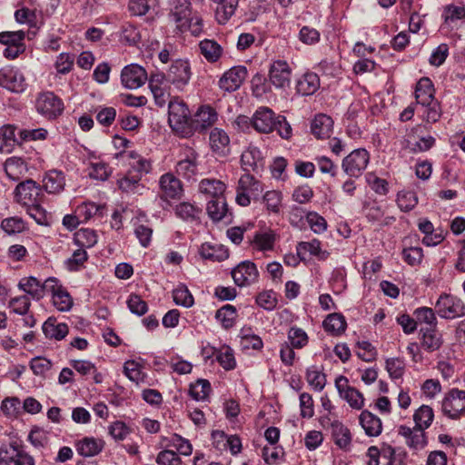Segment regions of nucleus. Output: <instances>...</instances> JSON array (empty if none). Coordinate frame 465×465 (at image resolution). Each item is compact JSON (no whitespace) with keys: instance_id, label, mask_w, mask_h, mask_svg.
<instances>
[{"instance_id":"obj_33","label":"nucleus","mask_w":465,"mask_h":465,"mask_svg":"<svg viewBox=\"0 0 465 465\" xmlns=\"http://www.w3.org/2000/svg\"><path fill=\"white\" fill-rule=\"evenodd\" d=\"M44 188L49 193H58L64 190L65 180L62 172L56 170L49 171L44 180Z\"/></svg>"},{"instance_id":"obj_22","label":"nucleus","mask_w":465,"mask_h":465,"mask_svg":"<svg viewBox=\"0 0 465 465\" xmlns=\"http://www.w3.org/2000/svg\"><path fill=\"white\" fill-rule=\"evenodd\" d=\"M270 82L277 88H284L290 84L291 68L285 61H274L269 70Z\"/></svg>"},{"instance_id":"obj_55","label":"nucleus","mask_w":465,"mask_h":465,"mask_svg":"<svg viewBox=\"0 0 465 465\" xmlns=\"http://www.w3.org/2000/svg\"><path fill=\"white\" fill-rule=\"evenodd\" d=\"M423 120L427 123H436L441 116V109L438 101L420 106Z\"/></svg>"},{"instance_id":"obj_12","label":"nucleus","mask_w":465,"mask_h":465,"mask_svg":"<svg viewBox=\"0 0 465 465\" xmlns=\"http://www.w3.org/2000/svg\"><path fill=\"white\" fill-rule=\"evenodd\" d=\"M149 88L153 94L155 104L163 107L171 97V83L163 73L152 74L149 77Z\"/></svg>"},{"instance_id":"obj_26","label":"nucleus","mask_w":465,"mask_h":465,"mask_svg":"<svg viewBox=\"0 0 465 465\" xmlns=\"http://www.w3.org/2000/svg\"><path fill=\"white\" fill-rule=\"evenodd\" d=\"M434 86L428 77L421 78L416 84L415 98L420 106L437 101L434 97Z\"/></svg>"},{"instance_id":"obj_18","label":"nucleus","mask_w":465,"mask_h":465,"mask_svg":"<svg viewBox=\"0 0 465 465\" xmlns=\"http://www.w3.org/2000/svg\"><path fill=\"white\" fill-rule=\"evenodd\" d=\"M218 119L216 111L210 105H202L191 119L190 129L192 135L195 133H202L213 126Z\"/></svg>"},{"instance_id":"obj_46","label":"nucleus","mask_w":465,"mask_h":465,"mask_svg":"<svg viewBox=\"0 0 465 465\" xmlns=\"http://www.w3.org/2000/svg\"><path fill=\"white\" fill-rule=\"evenodd\" d=\"M433 418V410L428 405H421L413 415L415 427L426 430L430 426Z\"/></svg>"},{"instance_id":"obj_23","label":"nucleus","mask_w":465,"mask_h":465,"mask_svg":"<svg viewBox=\"0 0 465 465\" xmlns=\"http://www.w3.org/2000/svg\"><path fill=\"white\" fill-rule=\"evenodd\" d=\"M159 187L162 197L165 199L179 198L183 193L181 181L172 173H166L160 177Z\"/></svg>"},{"instance_id":"obj_6","label":"nucleus","mask_w":465,"mask_h":465,"mask_svg":"<svg viewBox=\"0 0 465 465\" xmlns=\"http://www.w3.org/2000/svg\"><path fill=\"white\" fill-rule=\"evenodd\" d=\"M0 86L11 93L21 94L25 91L27 83L20 69L7 65L0 69Z\"/></svg>"},{"instance_id":"obj_44","label":"nucleus","mask_w":465,"mask_h":465,"mask_svg":"<svg viewBox=\"0 0 465 465\" xmlns=\"http://www.w3.org/2000/svg\"><path fill=\"white\" fill-rule=\"evenodd\" d=\"M127 156L132 160L130 166L140 174L139 177L143 174H147L152 171L151 160L142 156L134 151L128 152Z\"/></svg>"},{"instance_id":"obj_30","label":"nucleus","mask_w":465,"mask_h":465,"mask_svg":"<svg viewBox=\"0 0 465 465\" xmlns=\"http://www.w3.org/2000/svg\"><path fill=\"white\" fill-rule=\"evenodd\" d=\"M360 423L365 433L370 437H376L381 433L382 423L381 419L368 411H363L361 413Z\"/></svg>"},{"instance_id":"obj_38","label":"nucleus","mask_w":465,"mask_h":465,"mask_svg":"<svg viewBox=\"0 0 465 465\" xmlns=\"http://www.w3.org/2000/svg\"><path fill=\"white\" fill-rule=\"evenodd\" d=\"M199 48L202 55L209 62H217L223 54L222 46L214 40L204 39L200 42Z\"/></svg>"},{"instance_id":"obj_17","label":"nucleus","mask_w":465,"mask_h":465,"mask_svg":"<svg viewBox=\"0 0 465 465\" xmlns=\"http://www.w3.org/2000/svg\"><path fill=\"white\" fill-rule=\"evenodd\" d=\"M147 80L149 77L145 69L137 64H128L121 72V83L127 89H137Z\"/></svg>"},{"instance_id":"obj_61","label":"nucleus","mask_w":465,"mask_h":465,"mask_svg":"<svg viewBox=\"0 0 465 465\" xmlns=\"http://www.w3.org/2000/svg\"><path fill=\"white\" fill-rule=\"evenodd\" d=\"M175 170L176 173L184 179L193 180L198 173V163L177 162Z\"/></svg>"},{"instance_id":"obj_5","label":"nucleus","mask_w":465,"mask_h":465,"mask_svg":"<svg viewBox=\"0 0 465 465\" xmlns=\"http://www.w3.org/2000/svg\"><path fill=\"white\" fill-rule=\"evenodd\" d=\"M435 311L442 319L454 320L465 316V302L458 296L441 293L435 303Z\"/></svg>"},{"instance_id":"obj_19","label":"nucleus","mask_w":465,"mask_h":465,"mask_svg":"<svg viewBox=\"0 0 465 465\" xmlns=\"http://www.w3.org/2000/svg\"><path fill=\"white\" fill-rule=\"evenodd\" d=\"M348 379L344 376H339L335 380V386L342 399L349 405L356 410H361L364 405L363 395L355 388L348 384Z\"/></svg>"},{"instance_id":"obj_59","label":"nucleus","mask_w":465,"mask_h":465,"mask_svg":"<svg viewBox=\"0 0 465 465\" xmlns=\"http://www.w3.org/2000/svg\"><path fill=\"white\" fill-rule=\"evenodd\" d=\"M1 228L7 234H15L22 232L25 229V223L21 218L10 217L2 221Z\"/></svg>"},{"instance_id":"obj_48","label":"nucleus","mask_w":465,"mask_h":465,"mask_svg":"<svg viewBox=\"0 0 465 465\" xmlns=\"http://www.w3.org/2000/svg\"><path fill=\"white\" fill-rule=\"evenodd\" d=\"M435 312L436 311L430 307H420L414 311L413 315L418 324H426L427 326L425 328L433 329L436 328L437 325Z\"/></svg>"},{"instance_id":"obj_2","label":"nucleus","mask_w":465,"mask_h":465,"mask_svg":"<svg viewBox=\"0 0 465 465\" xmlns=\"http://www.w3.org/2000/svg\"><path fill=\"white\" fill-rule=\"evenodd\" d=\"M168 104V122L171 128L183 137L192 136V117L186 104L179 97H173Z\"/></svg>"},{"instance_id":"obj_31","label":"nucleus","mask_w":465,"mask_h":465,"mask_svg":"<svg viewBox=\"0 0 465 465\" xmlns=\"http://www.w3.org/2000/svg\"><path fill=\"white\" fill-rule=\"evenodd\" d=\"M225 190V183L216 179H203L199 183L200 193L210 199L223 197Z\"/></svg>"},{"instance_id":"obj_47","label":"nucleus","mask_w":465,"mask_h":465,"mask_svg":"<svg viewBox=\"0 0 465 465\" xmlns=\"http://www.w3.org/2000/svg\"><path fill=\"white\" fill-rule=\"evenodd\" d=\"M15 143V127L5 125L0 128V152L9 153Z\"/></svg>"},{"instance_id":"obj_21","label":"nucleus","mask_w":465,"mask_h":465,"mask_svg":"<svg viewBox=\"0 0 465 465\" xmlns=\"http://www.w3.org/2000/svg\"><path fill=\"white\" fill-rule=\"evenodd\" d=\"M397 432L405 439V443L411 450L419 451L427 445L426 433L422 429L415 426L414 428H410L405 425H400Z\"/></svg>"},{"instance_id":"obj_35","label":"nucleus","mask_w":465,"mask_h":465,"mask_svg":"<svg viewBox=\"0 0 465 465\" xmlns=\"http://www.w3.org/2000/svg\"><path fill=\"white\" fill-rule=\"evenodd\" d=\"M345 318L340 313H331L322 322L324 331L332 336H338L346 329Z\"/></svg>"},{"instance_id":"obj_20","label":"nucleus","mask_w":465,"mask_h":465,"mask_svg":"<svg viewBox=\"0 0 465 465\" xmlns=\"http://www.w3.org/2000/svg\"><path fill=\"white\" fill-rule=\"evenodd\" d=\"M247 76V70L244 66H233L221 76L219 87L225 92L237 90Z\"/></svg>"},{"instance_id":"obj_52","label":"nucleus","mask_w":465,"mask_h":465,"mask_svg":"<svg viewBox=\"0 0 465 465\" xmlns=\"http://www.w3.org/2000/svg\"><path fill=\"white\" fill-rule=\"evenodd\" d=\"M173 298L174 302L177 305L183 306L185 308H190L194 303V299L188 290V288L183 285H178L173 292Z\"/></svg>"},{"instance_id":"obj_58","label":"nucleus","mask_w":465,"mask_h":465,"mask_svg":"<svg viewBox=\"0 0 465 465\" xmlns=\"http://www.w3.org/2000/svg\"><path fill=\"white\" fill-rule=\"evenodd\" d=\"M241 346L243 349H253L259 350L262 347V339L253 333H251L249 330L241 331Z\"/></svg>"},{"instance_id":"obj_41","label":"nucleus","mask_w":465,"mask_h":465,"mask_svg":"<svg viewBox=\"0 0 465 465\" xmlns=\"http://www.w3.org/2000/svg\"><path fill=\"white\" fill-rule=\"evenodd\" d=\"M320 85V78L316 74L307 73L299 80L297 91L302 95H311L314 94Z\"/></svg>"},{"instance_id":"obj_57","label":"nucleus","mask_w":465,"mask_h":465,"mask_svg":"<svg viewBox=\"0 0 465 465\" xmlns=\"http://www.w3.org/2000/svg\"><path fill=\"white\" fill-rule=\"evenodd\" d=\"M30 305V299L26 295L12 298L8 303L12 312L19 315H25L29 311Z\"/></svg>"},{"instance_id":"obj_62","label":"nucleus","mask_w":465,"mask_h":465,"mask_svg":"<svg viewBox=\"0 0 465 465\" xmlns=\"http://www.w3.org/2000/svg\"><path fill=\"white\" fill-rule=\"evenodd\" d=\"M108 432L115 440H124L132 432V430L123 421L116 420L109 425Z\"/></svg>"},{"instance_id":"obj_54","label":"nucleus","mask_w":465,"mask_h":465,"mask_svg":"<svg viewBox=\"0 0 465 465\" xmlns=\"http://www.w3.org/2000/svg\"><path fill=\"white\" fill-rule=\"evenodd\" d=\"M282 196L281 192L276 190L267 191L262 196V202L267 211L278 213L282 206Z\"/></svg>"},{"instance_id":"obj_37","label":"nucleus","mask_w":465,"mask_h":465,"mask_svg":"<svg viewBox=\"0 0 465 465\" xmlns=\"http://www.w3.org/2000/svg\"><path fill=\"white\" fill-rule=\"evenodd\" d=\"M5 172L13 181L19 180L27 172L25 162L19 157H10L5 163Z\"/></svg>"},{"instance_id":"obj_8","label":"nucleus","mask_w":465,"mask_h":465,"mask_svg":"<svg viewBox=\"0 0 465 465\" xmlns=\"http://www.w3.org/2000/svg\"><path fill=\"white\" fill-rule=\"evenodd\" d=\"M370 162V153L366 149L358 148L349 153L343 160L341 167L351 177H360Z\"/></svg>"},{"instance_id":"obj_63","label":"nucleus","mask_w":465,"mask_h":465,"mask_svg":"<svg viewBox=\"0 0 465 465\" xmlns=\"http://www.w3.org/2000/svg\"><path fill=\"white\" fill-rule=\"evenodd\" d=\"M402 259L411 266L419 265L423 259V250L420 247H409L402 251Z\"/></svg>"},{"instance_id":"obj_4","label":"nucleus","mask_w":465,"mask_h":465,"mask_svg":"<svg viewBox=\"0 0 465 465\" xmlns=\"http://www.w3.org/2000/svg\"><path fill=\"white\" fill-rule=\"evenodd\" d=\"M263 191L262 183L250 173L242 175L236 187V203L241 206H248L251 199H259Z\"/></svg>"},{"instance_id":"obj_36","label":"nucleus","mask_w":465,"mask_h":465,"mask_svg":"<svg viewBox=\"0 0 465 465\" xmlns=\"http://www.w3.org/2000/svg\"><path fill=\"white\" fill-rule=\"evenodd\" d=\"M200 254L203 259L222 262L229 257L226 248L220 244L203 243L200 248Z\"/></svg>"},{"instance_id":"obj_9","label":"nucleus","mask_w":465,"mask_h":465,"mask_svg":"<svg viewBox=\"0 0 465 465\" xmlns=\"http://www.w3.org/2000/svg\"><path fill=\"white\" fill-rule=\"evenodd\" d=\"M35 465V459L16 442L0 448V465Z\"/></svg>"},{"instance_id":"obj_50","label":"nucleus","mask_w":465,"mask_h":465,"mask_svg":"<svg viewBox=\"0 0 465 465\" xmlns=\"http://www.w3.org/2000/svg\"><path fill=\"white\" fill-rule=\"evenodd\" d=\"M216 360L226 371L233 370L236 367V361L233 351L229 346H223L215 352Z\"/></svg>"},{"instance_id":"obj_45","label":"nucleus","mask_w":465,"mask_h":465,"mask_svg":"<svg viewBox=\"0 0 465 465\" xmlns=\"http://www.w3.org/2000/svg\"><path fill=\"white\" fill-rule=\"evenodd\" d=\"M215 318L224 329L232 328L237 318L236 308L230 304L224 305L216 312Z\"/></svg>"},{"instance_id":"obj_25","label":"nucleus","mask_w":465,"mask_h":465,"mask_svg":"<svg viewBox=\"0 0 465 465\" xmlns=\"http://www.w3.org/2000/svg\"><path fill=\"white\" fill-rule=\"evenodd\" d=\"M54 290L48 291L47 294H52L54 306L60 312H68L73 307V299L68 292L54 278Z\"/></svg>"},{"instance_id":"obj_29","label":"nucleus","mask_w":465,"mask_h":465,"mask_svg":"<svg viewBox=\"0 0 465 465\" xmlns=\"http://www.w3.org/2000/svg\"><path fill=\"white\" fill-rule=\"evenodd\" d=\"M103 440L93 437H84L76 442V450L83 457H93L99 454L104 449Z\"/></svg>"},{"instance_id":"obj_32","label":"nucleus","mask_w":465,"mask_h":465,"mask_svg":"<svg viewBox=\"0 0 465 465\" xmlns=\"http://www.w3.org/2000/svg\"><path fill=\"white\" fill-rule=\"evenodd\" d=\"M141 177L125 175L117 181L118 188L127 194L142 195L146 187L141 182Z\"/></svg>"},{"instance_id":"obj_24","label":"nucleus","mask_w":465,"mask_h":465,"mask_svg":"<svg viewBox=\"0 0 465 465\" xmlns=\"http://www.w3.org/2000/svg\"><path fill=\"white\" fill-rule=\"evenodd\" d=\"M241 163L244 171H258L263 167V156L259 147L249 144L241 155Z\"/></svg>"},{"instance_id":"obj_39","label":"nucleus","mask_w":465,"mask_h":465,"mask_svg":"<svg viewBox=\"0 0 465 465\" xmlns=\"http://www.w3.org/2000/svg\"><path fill=\"white\" fill-rule=\"evenodd\" d=\"M421 346L429 351H434L438 350L442 341L440 335L437 332L436 328H420Z\"/></svg>"},{"instance_id":"obj_13","label":"nucleus","mask_w":465,"mask_h":465,"mask_svg":"<svg viewBox=\"0 0 465 465\" xmlns=\"http://www.w3.org/2000/svg\"><path fill=\"white\" fill-rule=\"evenodd\" d=\"M165 74L166 79L179 91L186 86L191 78V67L185 60L174 61Z\"/></svg>"},{"instance_id":"obj_1","label":"nucleus","mask_w":465,"mask_h":465,"mask_svg":"<svg viewBox=\"0 0 465 465\" xmlns=\"http://www.w3.org/2000/svg\"><path fill=\"white\" fill-rule=\"evenodd\" d=\"M250 124L260 134H271L274 130L285 140H289L292 135V129L286 118L282 115H276L269 107L261 106L252 114V118L243 115L237 117V124Z\"/></svg>"},{"instance_id":"obj_56","label":"nucleus","mask_w":465,"mask_h":465,"mask_svg":"<svg viewBox=\"0 0 465 465\" xmlns=\"http://www.w3.org/2000/svg\"><path fill=\"white\" fill-rule=\"evenodd\" d=\"M211 391V384L207 380H198L190 386V395L196 401L205 400Z\"/></svg>"},{"instance_id":"obj_42","label":"nucleus","mask_w":465,"mask_h":465,"mask_svg":"<svg viewBox=\"0 0 465 465\" xmlns=\"http://www.w3.org/2000/svg\"><path fill=\"white\" fill-rule=\"evenodd\" d=\"M206 211L212 220L221 221L227 212L224 197L211 198L207 203Z\"/></svg>"},{"instance_id":"obj_27","label":"nucleus","mask_w":465,"mask_h":465,"mask_svg":"<svg viewBox=\"0 0 465 465\" xmlns=\"http://www.w3.org/2000/svg\"><path fill=\"white\" fill-rule=\"evenodd\" d=\"M43 332L47 339L63 340L68 334V326L58 322L54 317H49L42 326Z\"/></svg>"},{"instance_id":"obj_64","label":"nucleus","mask_w":465,"mask_h":465,"mask_svg":"<svg viewBox=\"0 0 465 465\" xmlns=\"http://www.w3.org/2000/svg\"><path fill=\"white\" fill-rule=\"evenodd\" d=\"M366 180L369 186L377 194L386 195L389 193V183L386 180L376 176L374 173H368Z\"/></svg>"},{"instance_id":"obj_11","label":"nucleus","mask_w":465,"mask_h":465,"mask_svg":"<svg viewBox=\"0 0 465 465\" xmlns=\"http://www.w3.org/2000/svg\"><path fill=\"white\" fill-rule=\"evenodd\" d=\"M36 111L48 119H54L64 111V103L52 92L39 94L35 102Z\"/></svg>"},{"instance_id":"obj_10","label":"nucleus","mask_w":465,"mask_h":465,"mask_svg":"<svg viewBox=\"0 0 465 465\" xmlns=\"http://www.w3.org/2000/svg\"><path fill=\"white\" fill-rule=\"evenodd\" d=\"M322 427L330 430L333 442L341 450H348L351 442V435L348 428L335 417L322 418Z\"/></svg>"},{"instance_id":"obj_51","label":"nucleus","mask_w":465,"mask_h":465,"mask_svg":"<svg viewBox=\"0 0 465 465\" xmlns=\"http://www.w3.org/2000/svg\"><path fill=\"white\" fill-rule=\"evenodd\" d=\"M396 202L401 211L409 212L417 205L418 197L414 192L402 190L397 193Z\"/></svg>"},{"instance_id":"obj_28","label":"nucleus","mask_w":465,"mask_h":465,"mask_svg":"<svg viewBox=\"0 0 465 465\" xmlns=\"http://www.w3.org/2000/svg\"><path fill=\"white\" fill-rule=\"evenodd\" d=\"M210 144L215 153L225 155L230 152V137L221 128H213L210 133Z\"/></svg>"},{"instance_id":"obj_34","label":"nucleus","mask_w":465,"mask_h":465,"mask_svg":"<svg viewBox=\"0 0 465 465\" xmlns=\"http://www.w3.org/2000/svg\"><path fill=\"white\" fill-rule=\"evenodd\" d=\"M215 19L220 25H224L234 15L238 6V0H222L215 3Z\"/></svg>"},{"instance_id":"obj_7","label":"nucleus","mask_w":465,"mask_h":465,"mask_svg":"<svg viewBox=\"0 0 465 465\" xmlns=\"http://www.w3.org/2000/svg\"><path fill=\"white\" fill-rule=\"evenodd\" d=\"M441 409L444 415L452 420L465 416V391L451 389L442 400Z\"/></svg>"},{"instance_id":"obj_16","label":"nucleus","mask_w":465,"mask_h":465,"mask_svg":"<svg viewBox=\"0 0 465 465\" xmlns=\"http://www.w3.org/2000/svg\"><path fill=\"white\" fill-rule=\"evenodd\" d=\"M231 273L234 283L239 287L249 286L256 282L259 277L256 264L251 261L241 262Z\"/></svg>"},{"instance_id":"obj_60","label":"nucleus","mask_w":465,"mask_h":465,"mask_svg":"<svg viewBox=\"0 0 465 465\" xmlns=\"http://www.w3.org/2000/svg\"><path fill=\"white\" fill-rule=\"evenodd\" d=\"M168 446L175 448L180 454L184 456H189L193 452V446L189 440L178 434L171 436Z\"/></svg>"},{"instance_id":"obj_15","label":"nucleus","mask_w":465,"mask_h":465,"mask_svg":"<svg viewBox=\"0 0 465 465\" xmlns=\"http://www.w3.org/2000/svg\"><path fill=\"white\" fill-rule=\"evenodd\" d=\"M54 277H50L44 282H41L35 277L30 276L22 278L18 283V287L29 294L33 299L40 300L47 294L48 291L54 290Z\"/></svg>"},{"instance_id":"obj_14","label":"nucleus","mask_w":465,"mask_h":465,"mask_svg":"<svg viewBox=\"0 0 465 465\" xmlns=\"http://www.w3.org/2000/svg\"><path fill=\"white\" fill-rule=\"evenodd\" d=\"M42 196L41 187L31 179L20 183L15 191L16 202L25 206L41 202Z\"/></svg>"},{"instance_id":"obj_49","label":"nucleus","mask_w":465,"mask_h":465,"mask_svg":"<svg viewBox=\"0 0 465 465\" xmlns=\"http://www.w3.org/2000/svg\"><path fill=\"white\" fill-rule=\"evenodd\" d=\"M296 252H298L303 262L309 261L312 256L319 255L320 242L318 240H312V242H302L298 243Z\"/></svg>"},{"instance_id":"obj_40","label":"nucleus","mask_w":465,"mask_h":465,"mask_svg":"<svg viewBox=\"0 0 465 465\" xmlns=\"http://www.w3.org/2000/svg\"><path fill=\"white\" fill-rule=\"evenodd\" d=\"M275 234L272 232H256L251 241L254 250L266 252L273 249Z\"/></svg>"},{"instance_id":"obj_53","label":"nucleus","mask_w":465,"mask_h":465,"mask_svg":"<svg viewBox=\"0 0 465 465\" xmlns=\"http://www.w3.org/2000/svg\"><path fill=\"white\" fill-rule=\"evenodd\" d=\"M74 242L81 248H91L97 242V235L92 229H81L74 235Z\"/></svg>"},{"instance_id":"obj_43","label":"nucleus","mask_w":465,"mask_h":465,"mask_svg":"<svg viewBox=\"0 0 465 465\" xmlns=\"http://www.w3.org/2000/svg\"><path fill=\"white\" fill-rule=\"evenodd\" d=\"M441 16L444 25L452 26L458 21L465 18V6L448 5L444 7Z\"/></svg>"},{"instance_id":"obj_3","label":"nucleus","mask_w":465,"mask_h":465,"mask_svg":"<svg viewBox=\"0 0 465 465\" xmlns=\"http://www.w3.org/2000/svg\"><path fill=\"white\" fill-rule=\"evenodd\" d=\"M170 16L181 32L190 30L192 34L197 35L202 30V22L192 17L190 3L187 0H179Z\"/></svg>"}]
</instances>
